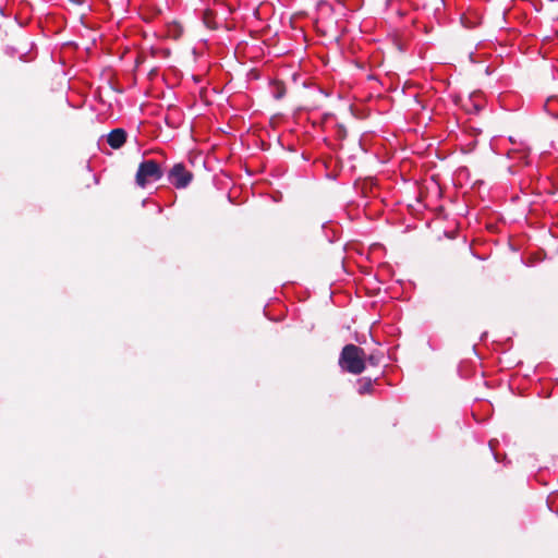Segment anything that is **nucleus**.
<instances>
[{
    "label": "nucleus",
    "mask_w": 558,
    "mask_h": 558,
    "mask_svg": "<svg viewBox=\"0 0 558 558\" xmlns=\"http://www.w3.org/2000/svg\"><path fill=\"white\" fill-rule=\"evenodd\" d=\"M326 177L330 180H336L343 168V162L339 158H330L325 162Z\"/></svg>",
    "instance_id": "5"
},
{
    "label": "nucleus",
    "mask_w": 558,
    "mask_h": 558,
    "mask_svg": "<svg viewBox=\"0 0 558 558\" xmlns=\"http://www.w3.org/2000/svg\"><path fill=\"white\" fill-rule=\"evenodd\" d=\"M365 352L351 343V374H361L365 368Z\"/></svg>",
    "instance_id": "3"
},
{
    "label": "nucleus",
    "mask_w": 558,
    "mask_h": 558,
    "mask_svg": "<svg viewBox=\"0 0 558 558\" xmlns=\"http://www.w3.org/2000/svg\"><path fill=\"white\" fill-rule=\"evenodd\" d=\"M497 444H498V441H497L496 439H492V440L489 441V448H490L492 452L494 453V458H495V460H496V461H499V457H498V454H497V453H495V445H497Z\"/></svg>",
    "instance_id": "12"
},
{
    "label": "nucleus",
    "mask_w": 558,
    "mask_h": 558,
    "mask_svg": "<svg viewBox=\"0 0 558 558\" xmlns=\"http://www.w3.org/2000/svg\"><path fill=\"white\" fill-rule=\"evenodd\" d=\"M128 133L124 129H114L107 135V143L113 148H121L126 142Z\"/></svg>",
    "instance_id": "4"
},
{
    "label": "nucleus",
    "mask_w": 558,
    "mask_h": 558,
    "mask_svg": "<svg viewBox=\"0 0 558 558\" xmlns=\"http://www.w3.org/2000/svg\"><path fill=\"white\" fill-rule=\"evenodd\" d=\"M74 3L76 4H82L83 3V0H72Z\"/></svg>",
    "instance_id": "20"
},
{
    "label": "nucleus",
    "mask_w": 558,
    "mask_h": 558,
    "mask_svg": "<svg viewBox=\"0 0 558 558\" xmlns=\"http://www.w3.org/2000/svg\"><path fill=\"white\" fill-rule=\"evenodd\" d=\"M368 360H369V362H371L372 364H375V357H374V356H369V359H368Z\"/></svg>",
    "instance_id": "21"
},
{
    "label": "nucleus",
    "mask_w": 558,
    "mask_h": 558,
    "mask_svg": "<svg viewBox=\"0 0 558 558\" xmlns=\"http://www.w3.org/2000/svg\"><path fill=\"white\" fill-rule=\"evenodd\" d=\"M350 252H351V263L353 262V253L355 252L356 254L359 255H362V252L357 248L354 247L353 245V242L351 241V248H350Z\"/></svg>",
    "instance_id": "14"
},
{
    "label": "nucleus",
    "mask_w": 558,
    "mask_h": 558,
    "mask_svg": "<svg viewBox=\"0 0 558 558\" xmlns=\"http://www.w3.org/2000/svg\"><path fill=\"white\" fill-rule=\"evenodd\" d=\"M354 64V69L357 70V71H362L364 70V64L362 62H359V61H353L351 60V65Z\"/></svg>",
    "instance_id": "13"
},
{
    "label": "nucleus",
    "mask_w": 558,
    "mask_h": 558,
    "mask_svg": "<svg viewBox=\"0 0 558 558\" xmlns=\"http://www.w3.org/2000/svg\"><path fill=\"white\" fill-rule=\"evenodd\" d=\"M393 45L396 46V48L399 50V51H404L407 50V44L404 40H402L398 35L393 36Z\"/></svg>",
    "instance_id": "10"
},
{
    "label": "nucleus",
    "mask_w": 558,
    "mask_h": 558,
    "mask_svg": "<svg viewBox=\"0 0 558 558\" xmlns=\"http://www.w3.org/2000/svg\"><path fill=\"white\" fill-rule=\"evenodd\" d=\"M324 230H325V234L328 238L329 242H333L335 239L337 238V232H338L337 229L324 226Z\"/></svg>",
    "instance_id": "9"
},
{
    "label": "nucleus",
    "mask_w": 558,
    "mask_h": 558,
    "mask_svg": "<svg viewBox=\"0 0 558 558\" xmlns=\"http://www.w3.org/2000/svg\"><path fill=\"white\" fill-rule=\"evenodd\" d=\"M359 395L371 393L373 390V380L369 377L360 378L356 383Z\"/></svg>",
    "instance_id": "6"
},
{
    "label": "nucleus",
    "mask_w": 558,
    "mask_h": 558,
    "mask_svg": "<svg viewBox=\"0 0 558 558\" xmlns=\"http://www.w3.org/2000/svg\"><path fill=\"white\" fill-rule=\"evenodd\" d=\"M163 175L161 167L153 159L143 160L137 169L135 181L141 187H145L148 182L159 181Z\"/></svg>",
    "instance_id": "1"
},
{
    "label": "nucleus",
    "mask_w": 558,
    "mask_h": 558,
    "mask_svg": "<svg viewBox=\"0 0 558 558\" xmlns=\"http://www.w3.org/2000/svg\"><path fill=\"white\" fill-rule=\"evenodd\" d=\"M349 250V242L344 243L343 251L347 252Z\"/></svg>",
    "instance_id": "18"
},
{
    "label": "nucleus",
    "mask_w": 558,
    "mask_h": 558,
    "mask_svg": "<svg viewBox=\"0 0 558 558\" xmlns=\"http://www.w3.org/2000/svg\"><path fill=\"white\" fill-rule=\"evenodd\" d=\"M360 7H361V4H360V3L355 5V0H351V13H352L354 10L359 9Z\"/></svg>",
    "instance_id": "16"
},
{
    "label": "nucleus",
    "mask_w": 558,
    "mask_h": 558,
    "mask_svg": "<svg viewBox=\"0 0 558 558\" xmlns=\"http://www.w3.org/2000/svg\"><path fill=\"white\" fill-rule=\"evenodd\" d=\"M350 112H351V116H355L356 114L352 105H351Z\"/></svg>",
    "instance_id": "19"
},
{
    "label": "nucleus",
    "mask_w": 558,
    "mask_h": 558,
    "mask_svg": "<svg viewBox=\"0 0 558 558\" xmlns=\"http://www.w3.org/2000/svg\"><path fill=\"white\" fill-rule=\"evenodd\" d=\"M271 95L275 99H281L286 95V87L280 82H274L271 84Z\"/></svg>",
    "instance_id": "8"
},
{
    "label": "nucleus",
    "mask_w": 558,
    "mask_h": 558,
    "mask_svg": "<svg viewBox=\"0 0 558 558\" xmlns=\"http://www.w3.org/2000/svg\"><path fill=\"white\" fill-rule=\"evenodd\" d=\"M193 180V173L183 163H175L168 172V181L177 189H185Z\"/></svg>",
    "instance_id": "2"
},
{
    "label": "nucleus",
    "mask_w": 558,
    "mask_h": 558,
    "mask_svg": "<svg viewBox=\"0 0 558 558\" xmlns=\"http://www.w3.org/2000/svg\"><path fill=\"white\" fill-rule=\"evenodd\" d=\"M359 147L362 151H364V153L367 151V147L362 138L359 140Z\"/></svg>",
    "instance_id": "15"
},
{
    "label": "nucleus",
    "mask_w": 558,
    "mask_h": 558,
    "mask_svg": "<svg viewBox=\"0 0 558 558\" xmlns=\"http://www.w3.org/2000/svg\"><path fill=\"white\" fill-rule=\"evenodd\" d=\"M342 267H343V270H344L345 272H349V270H348V268H347V257H343V258H342Z\"/></svg>",
    "instance_id": "17"
},
{
    "label": "nucleus",
    "mask_w": 558,
    "mask_h": 558,
    "mask_svg": "<svg viewBox=\"0 0 558 558\" xmlns=\"http://www.w3.org/2000/svg\"><path fill=\"white\" fill-rule=\"evenodd\" d=\"M339 366L343 372H349V344H345L341 350Z\"/></svg>",
    "instance_id": "7"
},
{
    "label": "nucleus",
    "mask_w": 558,
    "mask_h": 558,
    "mask_svg": "<svg viewBox=\"0 0 558 558\" xmlns=\"http://www.w3.org/2000/svg\"><path fill=\"white\" fill-rule=\"evenodd\" d=\"M353 190H354L355 193H360L363 196L366 195V189H365L364 184H362L360 181H355L354 182Z\"/></svg>",
    "instance_id": "11"
}]
</instances>
